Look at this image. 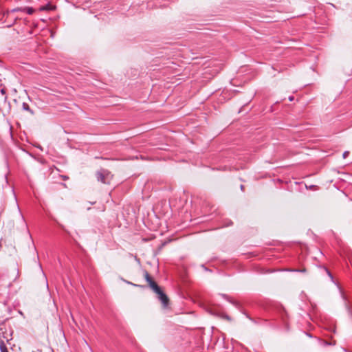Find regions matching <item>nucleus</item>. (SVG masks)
<instances>
[{
    "label": "nucleus",
    "instance_id": "12",
    "mask_svg": "<svg viewBox=\"0 0 352 352\" xmlns=\"http://www.w3.org/2000/svg\"><path fill=\"white\" fill-rule=\"evenodd\" d=\"M327 273H328L329 276L331 278H333V276H332L331 274L328 270H327Z\"/></svg>",
    "mask_w": 352,
    "mask_h": 352
},
{
    "label": "nucleus",
    "instance_id": "8",
    "mask_svg": "<svg viewBox=\"0 0 352 352\" xmlns=\"http://www.w3.org/2000/svg\"><path fill=\"white\" fill-rule=\"evenodd\" d=\"M0 93L1 94L2 96H4V100H6L7 99V96H6V91L5 89H1L0 90Z\"/></svg>",
    "mask_w": 352,
    "mask_h": 352
},
{
    "label": "nucleus",
    "instance_id": "9",
    "mask_svg": "<svg viewBox=\"0 0 352 352\" xmlns=\"http://www.w3.org/2000/svg\"><path fill=\"white\" fill-rule=\"evenodd\" d=\"M23 8H14V9H12L11 10L12 12H23Z\"/></svg>",
    "mask_w": 352,
    "mask_h": 352
},
{
    "label": "nucleus",
    "instance_id": "2",
    "mask_svg": "<svg viewBox=\"0 0 352 352\" xmlns=\"http://www.w3.org/2000/svg\"><path fill=\"white\" fill-rule=\"evenodd\" d=\"M157 294L158 299L162 302L164 307H166L168 304V298L162 289L158 286V289H153Z\"/></svg>",
    "mask_w": 352,
    "mask_h": 352
},
{
    "label": "nucleus",
    "instance_id": "4",
    "mask_svg": "<svg viewBox=\"0 0 352 352\" xmlns=\"http://www.w3.org/2000/svg\"><path fill=\"white\" fill-rule=\"evenodd\" d=\"M22 108L23 110L29 111L32 115L34 114V111L30 108V106L28 103L23 102L22 104Z\"/></svg>",
    "mask_w": 352,
    "mask_h": 352
},
{
    "label": "nucleus",
    "instance_id": "6",
    "mask_svg": "<svg viewBox=\"0 0 352 352\" xmlns=\"http://www.w3.org/2000/svg\"><path fill=\"white\" fill-rule=\"evenodd\" d=\"M53 9V7L52 5L50 4H47L46 6H41L40 8V10L41 11H43V10H51Z\"/></svg>",
    "mask_w": 352,
    "mask_h": 352
},
{
    "label": "nucleus",
    "instance_id": "1",
    "mask_svg": "<svg viewBox=\"0 0 352 352\" xmlns=\"http://www.w3.org/2000/svg\"><path fill=\"white\" fill-rule=\"evenodd\" d=\"M97 180L104 184H109L112 180L113 175L107 169H100L96 173Z\"/></svg>",
    "mask_w": 352,
    "mask_h": 352
},
{
    "label": "nucleus",
    "instance_id": "10",
    "mask_svg": "<svg viewBox=\"0 0 352 352\" xmlns=\"http://www.w3.org/2000/svg\"><path fill=\"white\" fill-rule=\"evenodd\" d=\"M349 151H344V152L343 153L342 156H343V157H344V158H346V157L349 155Z\"/></svg>",
    "mask_w": 352,
    "mask_h": 352
},
{
    "label": "nucleus",
    "instance_id": "16",
    "mask_svg": "<svg viewBox=\"0 0 352 352\" xmlns=\"http://www.w3.org/2000/svg\"><path fill=\"white\" fill-rule=\"evenodd\" d=\"M241 188L242 190L243 189V185H241Z\"/></svg>",
    "mask_w": 352,
    "mask_h": 352
},
{
    "label": "nucleus",
    "instance_id": "13",
    "mask_svg": "<svg viewBox=\"0 0 352 352\" xmlns=\"http://www.w3.org/2000/svg\"><path fill=\"white\" fill-rule=\"evenodd\" d=\"M289 101H292L294 100V97L293 96L289 97Z\"/></svg>",
    "mask_w": 352,
    "mask_h": 352
},
{
    "label": "nucleus",
    "instance_id": "11",
    "mask_svg": "<svg viewBox=\"0 0 352 352\" xmlns=\"http://www.w3.org/2000/svg\"><path fill=\"white\" fill-rule=\"evenodd\" d=\"M62 177H63V179L64 180H67V179H69V177H68L67 176H62Z\"/></svg>",
    "mask_w": 352,
    "mask_h": 352
},
{
    "label": "nucleus",
    "instance_id": "7",
    "mask_svg": "<svg viewBox=\"0 0 352 352\" xmlns=\"http://www.w3.org/2000/svg\"><path fill=\"white\" fill-rule=\"evenodd\" d=\"M0 350L1 352H8V350L3 342H1L0 344Z\"/></svg>",
    "mask_w": 352,
    "mask_h": 352
},
{
    "label": "nucleus",
    "instance_id": "14",
    "mask_svg": "<svg viewBox=\"0 0 352 352\" xmlns=\"http://www.w3.org/2000/svg\"><path fill=\"white\" fill-rule=\"evenodd\" d=\"M223 296L226 298V299H228V297L226 295V294H223Z\"/></svg>",
    "mask_w": 352,
    "mask_h": 352
},
{
    "label": "nucleus",
    "instance_id": "5",
    "mask_svg": "<svg viewBox=\"0 0 352 352\" xmlns=\"http://www.w3.org/2000/svg\"><path fill=\"white\" fill-rule=\"evenodd\" d=\"M23 12H26L28 14H32L34 12V10L30 7H25L23 8Z\"/></svg>",
    "mask_w": 352,
    "mask_h": 352
},
{
    "label": "nucleus",
    "instance_id": "15",
    "mask_svg": "<svg viewBox=\"0 0 352 352\" xmlns=\"http://www.w3.org/2000/svg\"><path fill=\"white\" fill-rule=\"evenodd\" d=\"M295 271H298V270H296ZM299 272H305V270H299Z\"/></svg>",
    "mask_w": 352,
    "mask_h": 352
},
{
    "label": "nucleus",
    "instance_id": "3",
    "mask_svg": "<svg viewBox=\"0 0 352 352\" xmlns=\"http://www.w3.org/2000/svg\"><path fill=\"white\" fill-rule=\"evenodd\" d=\"M145 279L152 289H158L157 284L151 278L147 272H145Z\"/></svg>",
    "mask_w": 352,
    "mask_h": 352
}]
</instances>
